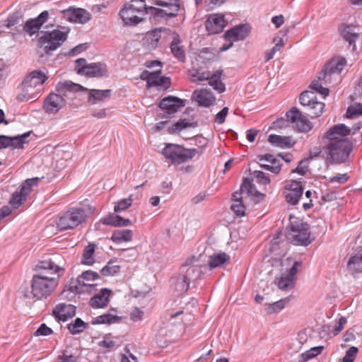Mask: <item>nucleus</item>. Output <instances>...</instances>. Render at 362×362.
<instances>
[{
  "label": "nucleus",
  "instance_id": "f257e3e1",
  "mask_svg": "<svg viewBox=\"0 0 362 362\" xmlns=\"http://www.w3.org/2000/svg\"><path fill=\"white\" fill-rule=\"evenodd\" d=\"M64 260L59 255L41 260L36 267L41 270L31 280V293L35 298L42 299L50 296L58 285L59 276L64 272Z\"/></svg>",
  "mask_w": 362,
  "mask_h": 362
},
{
  "label": "nucleus",
  "instance_id": "f03ea898",
  "mask_svg": "<svg viewBox=\"0 0 362 362\" xmlns=\"http://www.w3.org/2000/svg\"><path fill=\"white\" fill-rule=\"evenodd\" d=\"M155 4L165 9L147 6L144 0H132L120 11V16L126 25H136L142 21V16L151 13L155 16L175 17L180 10L179 0H156Z\"/></svg>",
  "mask_w": 362,
  "mask_h": 362
},
{
  "label": "nucleus",
  "instance_id": "7ed1b4c3",
  "mask_svg": "<svg viewBox=\"0 0 362 362\" xmlns=\"http://www.w3.org/2000/svg\"><path fill=\"white\" fill-rule=\"evenodd\" d=\"M94 210L90 205L70 208L59 216L57 226L59 230L74 229L86 222L93 214Z\"/></svg>",
  "mask_w": 362,
  "mask_h": 362
},
{
  "label": "nucleus",
  "instance_id": "20e7f679",
  "mask_svg": "<svg viewBox=\"0 0 362 362\" xmlns=\"http://www.w3.org/2000/svg\"><path fill=\"white\" fill-rule=\"evenodd\" d=\"M48 76L41 70L31 71L22 81V92L17 95L19 101L35 100L39 97L41 86L47 80Z\"/></svg>",
  "mask_w": 362,
  "mask_h": 362
},
{
  "label": "nucleus",
  "instance_id": "39448f33",
  "mask_svg": "<svg viewBox=\"0 0 362 362\" xmlns=\"http://www.w3.org/2000/svg\"><path fill=\"white\" fill-rule=\"evenodd\" d=\"M346 64V60L341 57H334L325 66L319 73V80L325 84H332L340 81V74Z\"/></svg>",
  "mask_w": 362,
  "mask_h": 362
},
{
  "label": "nucleus",
  "instance_id": "423d86ee",
  "mask_svg": "<svg viewBox=\"0 0 362 362\" xmlns=\"http://www.w3.org/2000/svg\"><path fill=\"white\" fill-rule=\"evenodd\" d=\"M353 144L348 139L330 141L326 147L327 158L332 163H341L346 161L351 150Z\"/></svg>",
  "mask_w": 362,
  "mask_h": 362
},
{
  "label": "nucleus",
  "instance_id": "0eeeda50",
  "mask_svg": "<svg viewBox=\"0 0 362 362\" xmlns=\"http://www.w3.org/2000/svg\"><path fill=\"white\" fill-rule=\"evenodd\" d=\"M198 153L196 148H185L173 144H168L162 151V154L174 165H180L192 159Z\"/></svg>",
  "mask_w": 362,
  "mask_h": 362
},
{
  "label": "nucleus",
  "instance_id": "6e6552de",
  "mask_svg": "<svg viewBox=\"0 0 362 362\" xmlns=\"http://www.w3.org/2000/svg\"><path fill=\"white\" fill-rule=\"evenodd\" d=\"M67 38V33L59 30L42 32L38 39V46L43 48L46 54L57 49Z\"/></svg>",
  "mask_w": 362,
  "mask_h": 362
},
{
  "label": "nucleus",
  "instance_id": "1a4fd4ad",
  "mask_svg": "<svg viewBox=\"0 0 362 362\" xmlns=\"http://www.w3.org/2000/svg\"><path fill=\"white\" fill-rule=\"evenodd\" d=\"M288 236L295 245H308L311 243L310 226L301 221L291 223L288 227Z\"/></svg>",
  "mask_w": 362,
  "mask_h": 362
},
{
  "label": "nucleus",
  "instance_id": "9d476101",
  "mask_svg": "<svg viewBox=\"0 0 362 362\" xmlns=\"http://www.w3.org/2000/svg\"><path fill=\"white\" fill-rule=\"evenodd\" d=\"M37 182V179L26 180L12 194L9 201L14 209H18L26 200L27 196L32 190V186Z\"/></svg>",
  "mask_w": 362,
  "mask_h": 362
},
{
  "label": "nucleus",
  "instance_id": "9b49d317",
  "mask_svg": "<svg viewBox=\"0 0 362 362\" xmlns=\"http://www.w3.org/2000/svg\"><path fill=\"white\" fill-rule=\"evenodd\" d=\"M288 119L294 124L296 129L302 132H308L313 125L306 116L296 107H293L286 113Z\"/></svg>",
  "mask_w": 362,
  "mask_h": 362
},
{
  "label": "nucleus",
  "instance_id": "f8f14e48",
  "mask_svg": "<svg viewBox=\"0 0 362 362\" xmlns=\"http://www.w3.org/2000/svg\"><path fill=\"white\" fill-rule=\"evenodd\" d=\"M243 193H246L247 195L250 196L255 202H260L264 197V194L258 192L253 185L252 181L250 180L249 179L244 180L240 186V192H235L233 194V202H237V201H243Z\"/></svg>",
  "mask_w": 362,
  "mask_h": 362
},
{
  "label": "nucleus",
  "instance_id": "ddd939ff",
  "mask_svg": "<svg viewBox=\"0 0 362 362\" xmlns=\"http://www.w3.org/2000/svg\"><path fill=\"white\" fill-rule=\"evenodd\" d=\"M200 274V269L197 267H189L185 274H182L177 277V289L180 291H187L189 287L190 281L198 279Z\"/></svg>",
  "mask_w": 362,
  "mask_h": 362
},
{
  "label": "nucleus",
  "instance_id": "4468645a",
  "mask_svg": "<svg viewBox=\"0 0 362 362\" xmlns=\"http://www.w3.org/2000/svg\"><path fill=\"white\" fill-rule=\"evenodd\" d=\"M303 188L300 182L291 181L284 187V195L286 201L291 204L296 205L302 197Z\"/></svg>",
  "mask_w": 362,
  "mask_h": 362
},
{
  "label": "nucleus",
  "instance_id": "2eb2a0df",
  "mask_svg": "<svg viewBox=\"0 0 362 362\" xmlns=\"http://www.w3.org/2000/svg\"><path fill=\"white\" fill-rule=\"evenodd\" d=\"M66 103L65 98L60 94L50 93L44 101L43 108L47 113L56 114Z\"/></svg>",
  "mask_w": 362,
  "mask_h": 362
},
{
  "label": "nucleus",
  "instance_id": "dca6fc26",
  "mask_svg": "<svg viewBox=\"0 0 362 362\" xmlns=\"http://www.w3.org/2000/svg\"><path fill=\"white\" fill-rule=\"evenodd\" d=\"M226 25L225 17L222 13L210 14L206 21V29L210 35L221 33Z\"/></svg>",
  "mask_w": 362,
  "mask_h": 362
},
{
  "label": "nucleus",
  "instance_id": "f3484780",
  "mask_svg": "<svg viewBox=\"0 0 362 362\" xmlns=\"http://www.w3.org/2000/svg\"><path fill=\"white\" fill-rule=\"evenodd\" d=\"M62 16L70 22L84 24L90 19V14L83 8H68L62 11Z\"/></svg>",
  "mask_w": 362,
  "mask_h": 362
},
{
  "label": "nucleus",
  "instance_id": "a211bd4d",
  "mask_svg": "<svg viewBox=\"0 0 362 362\" xmlns=\"http://www.w3.org/2000/svg\"><path fill=\"white\" fill-rule=\"evenodd\" d=\"M48 17V11H42L37 18L28 20L23 26V30L30 36L33 35L39 31L42 25L47 21Z\"/></svg>",
  "mask_w": 362,
  "mask_h": 362
},
{
  "label": "nucleus",
  "instance_id": "6ab92c4d",
  "mask_svg": "<svg viewBox=\"0 0 362 362\" xmlns=\"http://www.w3.org/2000/svg\"><path fill=\"white\" fill-rule=\"evenodd\" d=\"M250 32V27L247 24H240L227 30L223 37L228 41H239L245 39Z\"/></svg>",
  "mask_w": 362,
  "mask_h": 362
},
{
  "label": "nucleus",
  "instance_id": "aec40b11",
  "mask_svg": "<svg viewBox=\"0 0 362 362\" xmlns=\"http://www.w3.org/2000/svg\"><path fill=\"white\" fill-rule=\"evenodd\" d=\"M185 100L174 96L163 98L159 104L160 108L167 114H173L185 106Z\"/></svg>",
  "mask_w": 362,
  "mask_h": 362
},
{
  "label": "nucleus",
  "instance_id": "412c9836",
  "mask_svg": "<svg viewBox=\"0 0 362 362\" xmlns=\"http://www.w3.org/2000/svg\"><path fill=\"white\" fill-rule=\"evenodd\" d=\"M192 96L199 106L206 107L213 105L216 101V97L213 93L206 88L195 90Z\"/></svg>",
  "mask_w": 362,
  "mask_h": 362
},
{
  "label": "nucleus",
  "instance_id": "4be33fe9",
  "mask_svg": "<svg viewBox=\"0 0 362 362\" xmlns=\"http://www.w3.org/2000/svg\"><path fill=\"white\" fill-rule=\"evenodd\" d=\"M349 127L344 124H338L332 127L325 134L324 137L330 141L344 139L343 138L350 135Z\"/></svg>",
  "mask_w": 362,
  "mask_h": 362
},
{
  "label": "nucleus",
  "instance_id": "5701e85b",
  "mask_svg": "<svg viewBox=\"0 0 362 362\" xmlns=\"http://www.w3.org/2000/svg\"><path fill=\"white\" fill-rule=\"evenodd\" d=\"M260 167L274 174H279L281 170V164L279 160L271 154L259 156Z\"/></svg>",
  "mask_w": 362,
  "mask_h": 362
},
{
  "label": "nucleus",
  "instance_id": "b1692460",
  "mask_svg": "<svg viewBox=\"0 0 362 362\" xmlns=\"http://www.w3.org/2000/svg\"><path fill=\"white\" fill-rule=\"evenodd\" d=\"M83 89V87L70 81H64L59 82L56 86V91L63 98H68L71 94L76 93Z\"/></svg>",
  "mask_w": 362,
  "mask_h": 362
},
{
  "label": "nucleus",
  "instance_id": "393cba45",
  "mask_svg": "<svg viewBox=\"0 0 362 362\" xmlns=\"http://www.w3.org/2000/svg\"><path fill=\"white\" fill-rule=\"evenodd\" d=\"M112 291L108 288H102L90 299V305L94 308H103L107 305Z\"/></svg>",
  "mask_w": 362,
  "mask_h": 362
},
{
  "label": "nucleus",
  "instance_id": "a878e982",
  "mask_svg": "<svg viewBox=\"0 0 362 362\" xmlns=\"http://www.w3.org/2000/svg\"><path fill=\"white\" fill-rule=\"evenodd\" d=\"M161 28H156L147 32L142 40L144 47L149 50L156 49L161 38Z\"/></svg>",
  "mask_w": 362,
  "mask_h": 362
},
{
  "label": "nucleus",
  "instance_id": "bb28decb",
  "mask_svg": "<svg viewBox=\"0 0 362 362\" xmlns=\"http://www.w3.org/2000/svg\"><path fill=\"white\" fill-rule=\"evenodd\" d=\"M346 323V318H339L337 323L334 325L331 324L324 325L320 329V334L321 337H327L332 334L337 336L343 329Z\"/></svg>",
  "mask_w": 362,
  "mask_h": 362
},
{
  "label": "nucleus",
  "instance_id": "cd10ccee",
  "mask_svg": "<svg viewBox=\"0 0 362 362\" xmlns=\"http://www.w3.org/2000/svg\"><path fill=\"white\" fill-rule=\"evenodd\" d=\"M83 74L90 77H102L107 76V66L103 63H91L83 68Z\"/></svg>",
  "mask_w": 362,
  "mask_h": 362
},
{
  "label": "nucleus",
  "instance_id": "c85d7f7f",
  "mask_svg": "<svg viewBox=\"0 0 362 362\" xmlns=\"http://www.w3.org/2000/svg\"><path fill=\"white\" fill-rule=\"evenodd\" d=\"M339 31L343 39L348 42L350 45H353V50L356 49V41L358 39V33L354 31L351 25L341 24L339 27Z\"/></svg>",
  "mask_w": 362,
  "mask_h": 362
},
{
  "label": "nucleus",
  "instance_id": "c756f323",
  "mask_svg": "<svg viewBox=\"0 0 362 362\" xmlns=\"http://www.w3.org/2000/svg\"><path fill=\"white\" fill-rule=\"evenodd\" d=\"M76 310V306L71 304L61 303L52 309V315L54 317H74Z\"/></svg>",
  "mask_w": 362,
  "mask_h": 362
},
{
  "label": "nucleus",
  "instance_id": "7c9ffc66",
  "mask_svg": "<svg viewBox=\"0 0 362 362\" xmlns=\"http://www.w3.org/2000/svg\"><path fill=\"white\" fill-rule=\"evenodd\" d=\"M268 141L272 146L281 148H291L295 144L291 136L276 134H270L268 137Z\"/></svg>",
  "mask_w": 362,
  "mask_h": 362
},
{
  "label": "nucleus",
  "instance_id": "2f4dec72",
  "mask_svg": "<svg viewBox=\"0 0 362 362\" xmlns=\"http://www.w3.org/2000/svg\"><path fill=\"white\" fill-rule=\"evenodd\" d=\"M230 257L225 252L215 253L209 257L208 266L210 269L221 267L226 263H228Z\"/></svg>",
  "mask_w": 362,
  "mask_h": 362
},
{
  "label": "nucleus",
  "instance_id": "473e14b6",
  "mask_svg": "<svg viewBox=\"0 0 362 362\" xmlns=\"http://www.w3.org/2000/svg\"><path fill=\"white\" fill-rule=\"evenodd\" d=\"M347 269L352 274L362 272V252H357L349 258Z\"/></svg>",
  "mask_w": 362,
  "mask_h": 362
},
{
  "label": "nucleus",
  "instance_id": "72a5a7b5",
  "mask_svg": "<svg viewBox=\"0 0 362 362\" xmlns=\"http://www.w3.org/2000/svg\"><path fill=\"white\" fill-rule=\"evenodd\" d=\"M133 232L129 229L116 230L113 232L111 240L115 243L129 242L132 240Z\"/></svg>",
  "mask_w": 362,
  "mask_h": 362
},
{
  "label": "nucleus",
  "instance_id": "f704fd0d",
  "mask_svg": "<svg viewBox=\"0 0 362 362\" xmlns=\"http://www.w3.org/2000/svg\"><path fill=\"white\" fill-rule=\"evenodd\" d=\"M221 71H217L213 75L209 74V84L218 93H221L225 91V84L221 81Z\"/></svg>",
  "mask_w": 362,
  "mask_h": 362
},
{
  "label": "nucleus",
  "instance_id": "c9c22d12",
  "mask_svg": "<svg viewBox=\"0 0 362 362\" xmlns=\"http://www.w3.org/2000/svg\"><path fill=\"white\" fill-rule=\"evenodd\" d=\"M170 51L175 57L180 61H184L185 59V54L183 47L181 45V40L179 36L174 37L170 43Z\"/></svg>",
  "mask_w": 362,
  "mask_h": 362
},
{
  "label": "nucleus",
  "instance_id": "e433bc0d",
  "mask_svg": "<svg viewBox=\"0 0 362 362\" xmlns=\"http://www.w3.org/2000/svg\"><path fill=\"white\" fill-rule=\"evenodd\" d=\"M110 90L91 89L90 90L88 100L91 104H95L98 101H103L106 98H109L110 96Z\"/></svg>",
  "mask_w": 362,
  "mask_h": 362
},
{
  "label": "nucleus",
  "instance_id": "4c0bfd02",
  "mask_svg": "<svg viewBox=\"0 0 362 362\" xmlns=\"http://www.w3.org/2000/svg\"><path fill=\"white\" fill-rule=\"evenodd\" d=\"M198 310L199 308L197 301L195 300H192L185 305L182 310L176 312L175 314H172L170 317H178L181 315H198Z\"/></svg>",
  "mask_w": 362,
  "mask_h": 362
},
{
  "label": "nucleus",
  "instance_id": "58836bf2",
  "mask_svg": "<svg viewBox=\"0 0 362 362\" xmlns=\"http://www.w3.org/2000/svg\"><path fill=\"white\" fill-rule=\"evenodd\" d=\"M161 72V69L152 72L151 76L148 80V87L165 86L169 83V78L160 76Z\"/></svg>",
  "mask_w": 362,
  "mask_h": 362
},
{
  "label": "nucleus",
  "instance_id": "ea45409f",
  "mask_svg": "<svg viewBox=\"0 0 362 362\" xmlns=\"http://www.w3.org/2000/svg\"><path fill=\"white\" fill-rule=\"evenodd\" d=\"M95 245L88 244L83 250L81 263L86 265H92L95 262Z\"/></svg>",
  "mask_w": 362,
  "mask_h": 362
},
{
  "label": "nucleus",
  "instance_id": "a19ab883",
  "mask_svg": "<svg viewBox=\"0 0 362 362\" xmlns=\"http://www.w3.org/2000/svg\"><path fill=\"white\" fill-rule=\"evenodd\" d=\"M295 278H292L286 273L283 274L279 279L276 278V281L278 287L281 290H287L292 288L295 284Z\"/></svg>",
  "mask_w": 362,
  "mask_h": 362
},
{
  "label": "nucleus",
  "instance_id": "79ce46f5",
  "mask_svg": "<svg viewBox=\"0 0 362 362\" xmlns=\"http://www.w3.org/2000/svg\"><path fill=\"white\" fill-rule=\"evenodd\" d=\"M88 327V323L81 320V318L76 320L69 323L67 326L68 329L72 334H78L83 332Z\"/></svg>",
  "mask_w": 362,
  "mask_h": 362
},
{
  "label": "nucleus",
  "instance_id": "37998d69",
  "mask_svg": "<svg viewBox=\"0 0 362 362\" xmlns=\"http://www.w3.org/2000/svg\"><path fill=\"white\" fill-rule=\"evenodd\" d=\"M324 349L323 346H318L311 348L298 356L300 362H307L308 360L320 355Z\"/></svg>",
  "mask_w": 362,
  "mask_h": 362
},
{
  "label": "nucleus",
  "instance_id": "c03bdc74",
  "mask_svg": "<svg viewBox=\"0 0 362 362\" xmlns=\"http://www.w3.org/2000/svg\"><path fill=\"white\" fill-rule=\"evenodd\" d=\"M325 107V105L324 103L319 102L316 100L310 106L307 107V110L308 111V115L311 117H318L322 115Z\"/></svg>",
  "mask_w": 362,
  "mask_h": 362
},
{
  "label": "nucleus",
  "instance_id": "a18cd8bd",
  "mask_svg": "<svg viewBox=\"0 0 362 362\" xmlns=\"http://www.w3.org/2000/svg\"><path fill=\"white\" fill-rule=\"evenodd\" d=\"M30 132L25 133L22 135L16 136H11V141L9 142V147L15 149L23 148L24 144L26 143L25 139L30 136Z\"/></svg>",
  "mask_w": 362,
  "mask_h": 362
},
{
  "label": "nucleus",
  "instance_id": "49530a36",
  "mask_svg": "<svg viewBox=\"0 0 362 362\" xmlns=\"http://www.w3.org/2000/svg\"><path fill=\"white\" fill-rule=\"evenodd\" d=\"M188 74L192 82H201L206 81L209 78V72L201 71L197 69H192L189 70Z\"/></svg>",
  "mask_w": 362,
  "mask_h": 362
},
{
  "label": "nucleus",
  "instance_id": "de8ad7c7",
  "mask_svg": "<svg viewBox=\"0 0 362 362\" xmlns=\"http://www.w3.org/2000/svg\"><path fill=\"white\" fill-rule=\"evenodd\" d=\"M300 104L306 107H308L317 100L316 95L313 91H304L299 98Z\"/></svg>",
  "mask_w": 362,
  "mask_h": 362
},
{
  "label": "nucleus",
  "instance_id": "09e8293b",
  "mask_svg": "<svg viewBox=\"0 0 362 362\" xmlns=\"http://www.w3.org/2000/svg\"><path fill=\"white\" fill-rule=\"evenodd\" d=\"M359 115H362V103H355L348 107L346 112V117L352 119Z\"/></svg>",
  "mask_w": 362,
  "mask_h": 362
},
{
  "label": "nucleus",
  "instance_id": "8fccbe9b",
  "mask_svg": "<svg viewBox=\"0 0 362 362\" xmlns=\"http://www.w3.org/2000/svg\"><path fill=\"white\" fill-rule=\"evenodd\" d=\"M99 278V275L97 272L91 270H88L83 272L78 278L77 282L79 285H85V281H90Z\"/></svg>",
  "mask_w": 362,
  "mask_h": 362
},
{
  "label": "nucleus",
  "instance_id": "3c124183",
  "mask_svg": "<svg viewBox=\"0 0 362 362\" xmlns=\"http://www.w3.org/2000/svg\"><path fill=\"white\" fill-rule=\"evenodd\" d=\"M120 267L115 264L112 262H109L106 266L101 269L103 276H114L119 272Z\"/></svg>",
  "mask_w": 362,
  "mask_h": 362
},
{
  "label": "nucleus",
  "instance_id": "603ef678",
  "mask_svg": "<svg viewBox=\"0 0 362 362\" xmlns=\"http://www.w3.org/2000/svg\"><path fill=\"white\" fill-rule=\"evenodd\" d=\"M133 202L132 194H131L128 198L122 199L117 202L114 207L115 212H119L122 211H124L127 208L132 206Z\"/></svg>",
  "mask_w": 362,
  "mask_h": 362
},
{
  "label": "nucleus",
  "instance_id": "864d4df0",
  "mask_svg": "<svg viewBox=\"0 0 362 362\" xmlns=\"http://www.w3.org/2000/svg\"><path fill=\"white\" fill-rule=\"evenodd\" d=\"M286 302H288L286 300H280L268 305V307L266 308L267 314L272 315L279 313L285 307Z\"/></svg>",
  "mask_w": 362,
  "mask_h": 362
},
{
  "label": "nucleus",
  "instance_id": "5fc2aeb1",
  "mask_svg": "<svg viewBox=\"0 0 362 362\" xmlns=\"http://www.w3.org/2000/svg\"><path fill=\"white\" fill-rule=\"evenodd\" d=\"M119 220V216L115 214H110L103 217L100 222L106 226H111L114 227H118Z\"/></svg>",
  "mask_w": 362,
  "mask_h": 362
},
{
  "label": "nucleus",
  "instance_id": "6e6d98bb",
  "mask_svg": "<svg viewBox=\"0 0 362 362\" xmlns=\"http://www.w3.org/2000/svg\"><path fill=\"white\" fill-rule=\"evenodd\" d=\"M194 127L192 122H190L187 119H180L175 122L170 129L171 132L176 131H182L186 128Z\"/></svg>",
  "mask_w": 362,
  "mask_h": 362
},
{
  "label": "nucleus",
  "instance_id": "4d7b16f0",
  "mask_svg": "<svg viewBox=\"0 0 362 362\" xmlns=\"http://www.w3.org/2000/svg\"><path fill=\"white\" fill-rule=\"evenodd\" d=\"M320 81H322L319 79L313 81L311 83L310 87L313 90H315L316 92L323 95L324 98H325L329 95V90L328 88L322 87V84Z\"/></svg>",
  "mask_w": 362,
  "mask_h": 362
},
{
  "label": "nucleus",
  "instance_id": "13d9d810",
  "mask_svg": "<svg viewBox=\"0 0 362 362\" xmlns=\"http://www.w3.org/2000/svg\"><path fill=\"white\" fill-rule=\"evenodd\" d=\"M96 284H90L89 281H85V285H79L76 281V285L74 286L75 291L77 293H84V292H91L95 290Z\"/></svg>",
  "mask_w": 362,
  "mask_h": 362
},
{
  "label": "nucleus",
  "instance_id": "bf43d9fd",
  "mask_svg": "<svg viewBox=\"0 0 362 362\" xmlns=\"http://www.w3.org/2000/svg\"><path fill=\"white\" fill-rule=\"evenodd\" d=\"M358 352V349L356 346L350 347L343 357L341 362H354Z\"/></svg>",
  "mask_w": 362,
  "mask_h": 362
},
{
  "label": "nucleus",
  "instance_id": "052dcab7",
  "mask_svg": "<svg viewBox=\"0 0 362 362\" xmlns=\"http://www.w3.org/2000/svg\"><path fill=\"white\" fill-rule=\"evenodd\" d=\"M252 175L257 179V182L261 185H267L270 183V179L262 171L255 170Z\"/></svg>",
  "mask_w": 362,
  "mask_h": 362
},
{
  "label": "nucleus",
  "instance_id": "680f3d73",
  "mask_svg": "<svg viewBox=\"0 0 362 362\" xmlns=\"http://www.w3.org/2000/svg\"><path fill=\"white\" fill-rule=\"evenodd\" d=\"M230 208L238 216H243L245 215V206H244L243 201L233 202Z\"/></svg>",
  "mask_w": 362,
  "mask_h": 362
},
{
  "label": "nucleus",
  "instance_id": "e2e57ef3",
  "mask_svg": "<svg viewBox=\"0 0 362 362\" xmlns=\"http://www.w3.org/2000/svg\"><path fill=\"white\" fill-rule=\"evenodd\" d=\"M21 16L18 13H13L10 15L5 21V26L10 28L20 23Z\"/></svg>",
  "mask_w": 362,
  "mask_h": 362
},
{
  "label": "nucleus",
  "instance_id": "0e129e2a",
  "mask_svg": "<svg viewBox=\"0 0 362 362\" xmlns=\"http://www.w3.org/2000/svg\"><path fill=\"white\" fill-rule=\"evenodd\" d=\"M53 333L51 328L48 327L45 323L42 324L35 331V336H48Z\"/></svg>",
  "mask_w": 362,
  "mask_h": 362
},
{
  "label": "nucleus",
  "instance_id": "69168bd1",
  "mask_svg": "<svg viewBox=\"0 0 362 362\" xmlns=\"http://www.w3.org/2000/svg\"><path fill=\"white\" fill-rule=\"evenodd\" d=\"M98 344L100 346L108 349H112L117 346L116 342L112 340L108 336L104 337L103 340L100 341Z\"/></svg>",
  "mask_w": 362,
  "mask_h": 362
},
{
  "label": "nucleus",
  "instance_id": "338daca9",
  "mask_svg": "<svg viewBox=\"0 0 362 362\" xmlns=\"http://www.w3.org/2000/svg\"><path fill=\"white\" fill-rule=\"evenodd\" d=\"M124 351L125 353L122 354L121 362H138L137 358L127 347Z\"/></svg>",
  "mask_w": 362,
  "mask_h": 362
},
{
  "label": "nucleus",
  "instance_id": "774afa93",
  "mask_svg": "<svg viewBox=\"0 0 362 362\" xmlns=\"http://www.w3.org/2000/svg\"><path fill=\"white\" fill-rule=\"evenodd\" d=\"M57 362H78L77 357L74 355L63 354L58 356Z\"/></svg>",
  "mask_w": 362,
  "mask_h": 362
}]
</instances>
